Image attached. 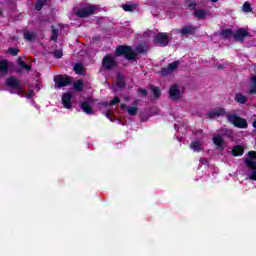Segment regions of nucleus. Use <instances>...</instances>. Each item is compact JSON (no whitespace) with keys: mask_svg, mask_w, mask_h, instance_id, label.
<instances>
[{"mask_svg":"<svg viewBox=\"0 0 256 256\" xmlns=\"http://www.w3.org/2000/svg\"><path fill=\"white\" fill-rule=\"evenodd\" d=\"M243 11L245 13H251L252 9H251V4H249V2H245L243 4Z\"/></svg>","mask_w":256,"mask_h":256,"instance_id":"nucleus-32","label":"nucleus"},{"mask_svg":"<svg viewBox=\"0 0 256 256\" xmlns=\"http://www.w3.org/2000/svg\"><path fill=\"white\" fill-rule=\"evenodd\" d=\"M23 97H26L27 99H31V97H33V90H29L26 94L24 92Z\"/></svg>","mask_w":256,"mask_h":256,"instance_id":"nucleus-36","label":"nucleus"},{"mask_svg":"<svg viewBox=\"0 0 256 256\" xmlns=\"http://www.w3.org/2000/svg\"><path fill=\"white\" fill-rule=\"evenodd\" d=\"M248 35L249 33L247 30L240 28L234 33V39H236V41H243V39H245V37Z\"/></svg>","mask_w":256,"mask_h":256,"instance_id":"nucleus-13","label":"nucleus"},{"mask_svg":"<svg viewBox=\"0 0 256 256\" xmlns=\"http://www.w3.org/2000/svg\"><path fill=\"white\" fill-rule=\"evenodd\" d=\"M150 89H151V91H152L154 97H156V98L161 97V88H159V87H157V86H151Z\"/></svg>","mask_w":256,"mask_h":256,"instance_id":"nucleus-23","label":"nucleus"},{"mask_svg":"<svg viewBox=\"0 0 256 256\" xmlns=\"http://www.w3.org/2000/svg\"><path fill=\"white\" fill-rule=\"evenodd\" d=\"M2 13H3V12L0 10V15H2Z\"/></svg>","mask_w":256,"mask_h":256,"instance_id":"nucleus-46","label":"nucleus"},{"mask_svg":"<svg viewBox=\"0 0 256 256\" xmlns=\"http://www.w3.org/2000/svg\"><path fill=\"white\" fill-rule=\"evenodd\" d=\"M6 85H8L10 93L19 95L20 97L25 95V90H23V87H21L19 80L15 76L9 77L6 80Z\"/></svg>","mask_w":256,"mask_h":256,"instance_id":"nucleus-2","label":"nucleus"},{"mask_svg":"<svg viewBox=\"0 0 256 256\" xmlns=\"http://www.w3.org/2000/svg\"><path fill=\"white\" fill-rule=\"evenodd\" d=\"M235 101L237 103H240L242 105H245V103H247V96L241 94V93H238L235 95Z\"/></svg>","mask_w":256,"mask_h":256,"instance_id":"nucleus-20","label":"nucleus"},{"mask_svg":"<svg viewBox=\"0 0 256 256\" xmlns=\"http://www.w3.org/2000/svg\"><path fill=\"white\" fill-rule=\"evenodd\" d=\"M225 115V109L224 108H216L214 110H211L210 112H208V117L210 119H215L217 117H221Z\"/></svg>","mask_w":256,"mask_h":256,"instance_id":"nucleus-11","label":"nucleus"},{"mask_svg":"<svg viewBox=\"0 0 256 256\" xmlns=\"http://www.w3.org/2000/svg\"><path fill=\"white\" fill-rule=\"evenodd\" d=\"M136 53H145V50L141 49L140 46L136 48Z\"/></svg>","mask_w":256,"mask_h":256,"instance_id":"nucleus-41","label":"nucleus"},{"mask_svg":"<svg viewBox=\"0 0 256 256\" xmlns=\"http://www.w3.org/2000/svg\"><path fill=\"white\" fill-rule=\"evenodd\" d=\"M245 153V149L241 145H237L233 148L232 154L234 157H241Z\"/></svg>","mask_w":256,"mask_h":256,"instance_id":"nucleus-19","label":"nucleus"},{"mask_svg":"<svg viewBox=\"0 0 256 256\" xmlns=\"http://www.w3.org/2000/svg\"><path fill=\"white\" fill-rule=\"evenodd\" d=\"M54 81H55L56 87L58 88L67 87V85H71V78H69L68 76H62V75L55 76Z\"/></svg>","mask_w":256,"mask_h":256,"instance_id":"nucleus-8","label":"nucleus"},{"mask_svg":"<svg viewBox=\"0 0 256 256\" xmlns=\"http://www.w3.org/2000/svg\"><path fill=\"white\" fill-rule=\"evenodd\" d=\"M187 7H192L193 9H195V7L197 6V3L194 0H188L186 2Z\"/></svg>","mask_w":256,"mask_h":256,"instance_id":"nucleus-34","label":"nucleus"},{"mask_svg":"<svg viewBox=\"0 0 256 256\" xmlns=\"http://www.w3.org/2000/svg\"><path fill=\"white\" fill-rule=\"evenodd\" d=\"M18 65L21 67V69H26V71H31V66L27 65V63H25L21 58L18 59Z\"/></svg>","mask_w":256,"mask_h":256,"instance_id":"nucleus-24","label":"nucleus"},{"mask_svg":"<svg viewBox=\"0 0 256 256\" xmlns=\"http://www.w3.org/2000/svg\"><path fill=\"white\" fill-rule=\"evenodd\" d=\"M71 93H64L62 95V103L65 107V109H71L72 104H71V99H72Z\"/></svg>","mask_w":256,"mask_h":256,"instance_id":"nucleus-14","label":"nucleus"},{"mask_svg":"<svg viewBox=\"0 0 256 256\" xmlns=\"http://www.w3.org/2000/svg\"><path fill=\"white\" fill-rule=\"evenodd\" d=\"M116 83H117L118 87H124L125 82L123 81V76L121 74L117 75Z\"/></svg>","mask_w":256,"mask_h":256,"instance_id":"nucleus-29","label":"nucleus"},{"mask_svg":"<svg viewBox=\"0 0 256 256\" xmlns=\"http://www.w3.org/2000/svg\"><path fill=\"white\" fill-rule=\"evenodd\" d=\"M9 71V62L7 60H0V77L7 75Z\"/></svg>","mask_w":256,"mask_h":256,"instance_id":"nucleus-15","label":"nucleus"},{"mask_svg":"<svg viewBox=\"0 0 256 256\" xmlns=\"http://www.w3.org/2000/svg\"><path fill=\"white\" fill-rule=\"evenodd\" d=\"M213 143L217 145V147H223V137L221 135L214 136Z\"/></svg>","mask_w":256,"mask_h":256,"instance_id":"nucleus-21","label":"nucleus"},{"mask_svg":"<svg viewBox=\"0 0 256 256\" xmlns=\"http://www.w3.org/2000/svg\"><path fill=\"white\" fill-rule=\"evenodd\" d=\"M81 109L84 113H87V115H92L93 109L91 108V101L83 102L81 104Z\"/></svg>","mask_w":256,"mask_h":256,"instance_id":"nucleus-17","label":"nucleus"},{"mask_svg":"<svg viewBox=\"0 0 256 256\" xmlns=\"http://www.w3.org/2000/svg\"><path fill=\"white\" fill-rule=\"evenodd\" d=\"M225 66L223 65H218V69H224Z\"/></svg>","mask_w":256,"mask_h":256,"instance_id":"nucleus-43","label":"nucleus"},{"mask_svg":"<svg viewBox=\"0 0 256 256\" xmlns=\"http://www.w3.org/2000/svg\"><path fill=\"white\" fill-rule=\"evenodd\" d=\"M227 119L235 127H238L239 129H247V120L234 114H228Z\"/></svg>","mask_w":256,"mask_h":256,"instance_id":"nucleus-5","label":"nucleus"},{"mask_svg":"<svg viewBox=\"0 0 256 256\" xmlns=\"http://www.w3.org/2000/svg\"><path fill=\"white\" fill-rule=\"evenodd\" d=\"M253 127L256 128V120L253 122Z\"/></svg>","mask_w":256,"mask_h":256,"instance_id":"nucleus-44","label":"nucleus"},{"mask_svg":"<svg viewBox=\"0 0 256 256\" xmlns=\"http://www.w3.org/2000/svg\"><path fill=\"white\" fill-rule=\"evenodd\" d=\"M190 149H192V151H195L196 153H199V151H203V144L199 141H193L190 144Z\"/></svg>","mask_w":256,"mask_h":256,"instance_id":"nucleus-18","label":"nucleus"},{"mask_svg":"<svg viewBox=\"0 0 256 256\" xmlns=\"http://www.w3.org/2000/svg\"><path fill=\"white\" fill-rule=\"evenodd\" d=\"M199 29L197 26H185L181 30H177V33L181 35H193Z\"/></svg>","mask_w":256,"mask_h":256,"instance_id":"nucleus-10","label":"nucleus"},{"mask_svg":"<svg viewBox=\"0 0 256 256\" xmlns=\"http://www.w3.org/2000/svg\"><path fill=\"white\" fill-rule=\"evenodd\" d=\"M127 111L129 115H132V116L137 115L138 108L137 106H130V107H127Z\"/></svg>","mask_w":256,"mask_h":256,"instance_id":"nucleus-31","label":"nucleus"},{"mask_svg":"<svg viewBox=\"0 0 256 256\" xmlns=\"http://www.w3.org/2000/svg\"><path fill=\"white\" fill-rule=\"evenodd\" d=\"M184 91L185 89L183 88V86L179 84H173L169 89L170 99H172L173 101L181 99V95H183Z\"/></svg>","mask_w":256,"mask_h":256,"instance_id":"nucleus-6","label":"nucleus"},{"mask_svg":"<svg viewBox=\"0 0 256 256\" xmlns=\"http://www.w3.org/2000/svg\"><path fill=\"white\" fill-rule=\"evenodd\" d=\"M138 93H140V95L145 96V95H147V90L140 88V89L138 90Z\"/></svg>","mask_w":256,"mask_h":256,"instance_id":"nucleus-40","label":"nucleus"},{"mask_svg":"<svg viewBox=\"0 0 256 256\" xmlns=\"http://www.w3.org/2000/svg\"><path fill=\"white\" fill-rule=\"evenodd\" d=\"M9 53H10V55H17V53H19V50L15 49V48H10Z\"/></svg>","mask_w":256,"mask_h":256,"instance_id":"nucleus-38","label":"nucleus"},{"mask_svg":"<svg viewBox=\"0 0 256 256\" xmlns=\"http://www.w3.org/2000/svg\"><path fill=\"white\" fill-rule=\"evenodd\" d=\"M102 65L104 69H113L117 65V59L113 55H107L104 57Z\"/></svg>","mask_w":256,"mask_h":256,"instance_id":"nucleus-9","label":"nucleus"},{"mask_svg":"<svg viewBox=\"0 0 256 256\" xmlns=\"http://www.w3.org/2000/svg\"><path fill=\"white\" fill-rule=\"evenodd\" d=\"M122 9H124V11L133 12L137 9V4H126L122 6Z\"/></svg>","mask_w":256,"mask_h":256,"instance_id":"nucleus-22","label":"nucleus"},{"mask_svg":"<svg viewBox=\"0 0 256 256\" xmlns=\"http://www.w3.org/2000/svg\"><path fill=\"white\" fill-rule=\"evenodd\" d=\"M75 91H83V80H78L73 85Z\"/></svg>","mask_w":256,"mask_h":256,"instance_id":"nucleus-25","label":"nucleus"},{"mask_svg":"<svg viewBox=\"0 0 256 256\" xmlns=\"http://www.w3.org/2000/svg\"><path fill=\"white\" fill-rule=\"evenodd\" d=\"M222 37H225L226 39H229L233 37V31L231 29H225L222 31Z\"/></svg>","mask_w":256,"mask_h":256,"instance_id":"nucleus-27","label":"nucleus"},{"mask_svg":"<svg viewBox=\"0 0 256 256\" xmlns=\"http://www.w3.org/2000/svg\"><path fill=\"white\" fill-rule=\"evenodd\" d=\"M95 13V6L86 5L84 8L75 10V15L77 17H89V15H93Z\"/></svg>","mask_w":256,"mask_h":256,"instance_id":"nucleus-7","label":"nucleus"},{"mask_svg":"<svg viewBox=\"0 0 256 256\" xmlns=\"http://www.w3.org/2000/svg\"><path fill=\"white\" fill-rule=\"evenodd\" d=\"M24 39H26V41H33V39H35L34 32H25Z\"/></svg>","mask_w":256,"mask_h":256,"instance_id":"nucleus-28","label":"nucleus"},{"mask_svg":"<svg viewBox=\"0 0 256 256\" xmlns=\"http://www.w3.org/2000/svg\"><path fill=\"white\" fill-rule=\"evenodd\" d=\"M177 67H179V61L170 63L167 68L162 70V75H169V73H173V71H176Z\"/></svg>","mask_w":256,"mask_h":256,"instance_id":"nucleus-12","label":"nucleus"},{"mask_svg":"<svg viewBox=\"0 0 256 256\" xmlns=\"http://www.w3.org/2000/svg\"><path fill=\"white\" fill-rule=\"evenodd\" d=\"M111 115H113V110H108L106 113V117L110 119V121H113V119H111Z\"/></svg>","mask_w":256,"mask_h":256,"instance_id":"nucleus-39","label":"nucleus"},{"mask_svg":"<svg viewBox=\"0 0 256 256\" xmlns=\"http://www.w3.org/2000/svg\"><path fill=\"white\" fill-rule=\"evenodd\" d=\"M144 37H154V42L160 47H165L169 44V36H167V34L159 33L155 36L153 31L148 30L144 33Z\"/></svg>","mask_w":256,"mask_h":256,"instance_id":"nucleus-3","label":"nucleus"},{"mask_svg":"<svg viewBox=\"0 0 256 256\" xmlns=\"http://www.w3.org/2000/svg\"><path fill=\"white\" fill-rule=\"evenodd\" d=\"M116 54L117 55H124L128 61H135L137 54L133 52V49L129 46H119L116 49Z\"/></svg>","mask_w":256,"mask_h":256,"instance_id":"nucleus-4","label":"nucleus"},{"mask_svg":"<svg viewBox=\"0 0 256 256\" xmlns=\"http://www.w3.org/2000/svg\"><path fill=\"white\" fill-rule=\"evenodd\" d=\"M194 15L197 19H206L211 15V12H209V10L198 9L194 12Z\"/></svg>","mask_w":256,"mask_h":256,"instance_id":"nucleus-16","label":"nucleus"},{"mask_svg":"<svg viewBox=\"0 0 256 256\" xmlns=\"http://www.w3.org/2000/svg\"><path fill=\"white\" fill-rule=\"evenodd\" d=\"M58 35H59V30L52 27V36H51L52 41H57Z\"/></svg>","mask_w":256,"mask_h":256,"instance_id":"nucleus-33","label":"nucleus"},{"mask_svg":"<svg viewBox=\"0 0 256 256\" xmlns=\"http://www.w3.org/2000/svg\"><path fill=\"white\" fill-rule=\"evenodd\" d=\"M54 57H56V59H61L63 57V52L61 51L54 52Z\"/></svg>","mask_w":256,"mask_h":256,"instance_id":"nucleus-37","label":"nucleus"},{"mask_svg":"<svg viewBox=\"0 0 256 256\" xmlns=\"http://www.w3.org/2000/svg\"><path fill=\"white\" fill-rule=\"evenodd\" d=\"M119 103H121V100L119 99V97H115V98L110 102V106L113 107V105H119Z\"/></svg>","mask_w":256,"mask_h":256,"instance_id":"nucleus-35","label":"nucleus"},{"mask_svg":"<svg viewBox=\"0 0 256 256\" xmlns=\"http://www.w3.org/2000/svg\"><path fill=\"white\" fill-rule=\"evenodd\" d=\"M74 71H75V73H77V75H83V65L76 64L74 66Z\"/></svg>","mask_w":256,"mask_h":256,"instance_id":"nucleus-30","label":"nucleus"},{"mask_svg":"<svg viewBox=\"0 0 256 256\" xmlns=\"http://www.w3.org/2000/svg\"><path fill=\"white\" fill-rule=\"evenodd\" d=\"M245 165L249 169L248 177L252 181H256V151L248 152V157L244 160Z\"/></svg>","mask_w":256,"mask_h":256,"instance_id":"nucleus-1","label":"nucleus"},{"mask_svg":"<svg viewBox=\"0 0 256 256\" xmlns=\"http://www.w3.org/2000/svg\"><path fill=\"white\" fill-rule=\"evenodd\" d=\"M47 4V0H38L36 2V10L41 11L43 9V6Z\"/></svg>","mask_w":256,"mask_h":256,"instance_id":"nucleus-26","label":"nucleus"},{"mask_svg":"<svg viewBox=\"0 0 256 256\" xmlns=\"http://www.w3.org/2000/svg\"><path fill=\"white\" fill-rule=\"evenodd\" d=\"M127 108V106L125 105V104H121V109H126Z\"/></svg>","mask_w":256,"mask_h":256,"instance_id":"nucleus-42","label":"nucleus"},{"mask_svg":"<svg viewBox=\"0 0 256 256\" xmlns=\"http://www.w3.org/2000/svg\"><path fill=\"white\" fill-rule=\"evenodd\" d=\"M212 1V3H217V1H219V0H211Z\"/></svg>","mask_w":256,"mask_h":256,"instance_id":"nucleus-45","label":"nucleus"}]
</instances>
